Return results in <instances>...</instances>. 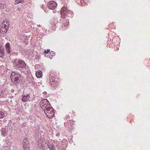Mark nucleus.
Masks as SVG:
<instances>
[{
	"label": "nucleus",
	"instance_id": "f257e3e1",
	"mask_svg": "<svg viewBox=\"0 0 150 150\" xmlns=\"http://www.w3.org/2000/svg\"><path fill=\"white\" fill-rule=\"evenodd\" d=\"M40 105L47 117L52 118L53 117L54 115V112L52 108L50 107V104L47 99H44L41 100Z\"/></svg>",
	"mask_w": 150,
	"mask_h": 150
},
{
	"label": "nucleus",
	"instance_id": "f03ea898",
	"mask_svg": "<svg viewBox=\"0 0 150 150\" xmlns=\"http://www.w3.org/2000/svg\"><path fill=\"white\" fill-rule=\"evenodd\" d=\"M73 13L71 11H68L65 6L63 7L61 9V14L62 18H65L66 17H73Z\"/></svg>",
	"mask_w": 150,
	"mask_h": 150
},
{
	"label": "nucleus",
	"instance_id": "7ed1b4c3",
	"mask_svg": "<svg viewBox=\"0 0 150 150\" xmlns=\"http://www.w3.org/2000/svg\"><path fill=\"white\" fill-rule=\"evenodd\" d=\"M49 81L50 84L53 87L56 86L58 85V79L54 73H50L49 76Z\"/></svg>",
	"mask_w": 150,
	"mask_h": 150
},
{
	"label": "nucleus",
	"instance_id": "20e7f679",
	"mask_svg": "<svg viewBox=\"0 0 150 150\" xmlns=\"http://www.w3.org/2000/svg\"><path fill=\"white\" fill-rule=\"evenodd\" d=\"M21 77V75L17 72H13L11 75V80L13 82H18Z\"/></svg>",
	"mask_w": 150,
	"mask_h": 150
},
{
	"label": "nucleus",
	"instance_id": "39448f33",
	"mask_svg": "<svg viewBox=\"0 0 150 150\" xmlns=\"http://www.w3.org/2000/svg\"><path fill=\"white\" fill-rule=\"evenodd\" d=\"M13 63L16 66L22 68H25L26 66V65L23 61L18 59L15 60L13 62Z\"/></svg>",
	"mask_w": 150,
	"mask_h": 150
},
{
	"label": "nucleus",
	"instance_id": "423d86ee",
	"mask_svg": "<svg viewBox=\"0 0 150 150\" xmlns=\"http://www.w3.org/2000/svg\"><path fill=\"white\" fill-rule=\"evenodd\" d=\"M7 25L5 24V22H3L0 25V33L1 36L5 34L7 31Z\"/></svg>",
	"mask_w": 150,
	"mask_h": 150
},
{
	"label": "nucleus",
	"instance_id": "0eeeda50",
	"mask_svg": "<svg viewBox=\"0 0 150 150\" xmlns=\"http://www.w3.org/2000/svg\"><path fill=\"white\" fill-rule=\"evenodd\" d=\"M57 3L54 1H51L48 4V7L51 9H54L56 7Z\"/></svg>",
	"mask_w": 150,
	"mask_h": 150
},
{
	"label": "nucleus",
	"instance_id": "6e6552de",
	"mask_svg": "<svg viewBox=\"0 0 150 150\" xmlns=\"http://www.w3.org/2000/svg\"><path fill=\"white\" fill-rule=\"evenodd\" d=\"M30 98V96L28 94H27L23 96L22 100L23 102H25L28 101Z\"/></svg>",
	"mask_w": 150,
	"mask_h": 150
},
{
	"label": "nucleus",
	"instance_id": "1a4fd4ad",
	"mask_svg": "<svg viewBox=\"0 0 150 150\" xmlns=\"http://www.w3.org/2000/svg\"><path fill=\"white\" fill-rule=\"evenodd\" d=\"M6 52L8 54L11 53L10 44L9 42L7 43L5 45Z\"/></svg>",
	"mask_w": 150,
	"mask_h": 150
},
{
	"label": "nucleus",
	"instance_id": "9d476101",
	"mask_svg": "<svg viewBox=\"0 0 150 150\" xmlns=\"http://www.w3.org/2000/svg\"><path fill=\"white\" fill-rule=\"evenodd\" d=\"M29 142L28 141V139L25 137L23 140V148H25L26 147H29Z\"/></svg>",
	"mask_w": 150,
	"mask_h": 150
},
{
	"label": "nucleus",
	"instance_id": "9b49d317",
	"mask_svg": "<svg viewBox=\"0 0 150 150\" xmlns=\"http://www.w3.org/2000/svg\"><path fill=\"white\" fill-rule=\"evenodd\" d=\"M47 146L50 150H55V147L53 144H47Z\"/></svg>",
	"mask_w": 150,
	"mask_h": 150
},
{
	"label": "nucleus",
	"instance_id": "f8f14e48",
	"mask_svg": "<svg viewBox=\"0 0 150 150\" xmlns=\"http://www.w3.org/2000/svg\"><path fill=\"white\" fill-rule=\"evenodd\" d=\"M55 55V52H54L52 53V55L51 54L50 52V54H45V57H46L47 58H50L51 59L53 58V56H54Z\"/></svg>",
	"mask_w": 150,
	"mask_h": 150
},
{
	"label": "nucleus",
	"instance_id": "ddd939ff",
	"mask_svg": "<svg viewBox=\"0 0 150 150\" xmlns=\"http://www.w3.org/2000/svg\"><path fill=\"white\" fill-rule=\"evenodd\" d=\"M42 72L38 70L36 73V77L38 78H40L42 76Z\"/></svg>",
	"mask_w": 150,
	"mask_h": 150
},
{
	"label": "nucleus",
	"instance_id": "4468645a",
	"mask_svg": "<svg viewBox=\"0 0 150 150\" xmlns=\"http://www.w3.org/2000/svg\"><path fill=\"white\" fill-rule=\"evenodd\" d=\"M2 134L4 136H5L7 134L8 131L6 129H2L1 130Z\"/></svg>",
	"mask_w": 150,
	"mask_h": 150
},
{
	"label": "nucleus",
	"instance_id": "2eb2a0df",
	"mask_svg": "<svg viewBox=\"0 0 150 150\" xmlns=\"http://www.w3.org/2000/svg\"><path fill=\"white\" fill-rule=\"evenodd\" d=\"M4 50L1 47H0V57H2L4 55Z\"/></svg>",
	"mask_w": 150,
	"mask_h": 150
},
{
	"label": "nucleus",
	"instance_id": "dca6fc26",
	"mask_svg": "<svg viewBox=\"0 0 150 150\" xmlns=\"http://www.w3.org/2000/svg\"><path fill=\"white\" fill-rule=\"evenodd\" d=\"M4 112L2 111H0V119L4 118Z\"/></svg>",
	"mask_w": 150,
	"mask_h": 150
},
{
	"label": "nucleus",
	"instance_id": "f3484780",
	"mask_svg": "<svg viewBox=\"0 0 150 150\" xmlns=\"http://www.w3.org/2000/svg\"><path fill=\"white\" fill-rule=\"evenodd\" d=\"M0 6L2 9H4L6 7V4H5L1 3L0 4Z\"/></svg>",
	"mask_w": 150,
	"mask_h": 150
},
{
	"label": "nucleus",
	"instance_id": "a211bd4d",
	"mask_svg": "<svg viewBox=\"0 0 150 150\" xmlns=\"http://www.w3.org/2000/svg\"><path fill=\"white\" fill-rule=\"evenodd\" d=\"M24 2L23 0H15V4H18L20 3Z\"/></svg>",
	"mask_w": 150,
	"mask_h": 150
},
{
	"label": "nucleus",
	"instance_id": "6ab92c4d",
	"mask_svg": "<svg viewBox=\"0 0 150 150\" xmlns=\"http://www.w3.org/2000/svg\"><path fill=\"white\" fill-rule=\"evenodd\" d=\"M69 23L67 22L65 23H64V25L62 26V27L63 28H64V26H66V27H67L69 25Z\"/></svg>",
	"mask_w": 150,
	"mask_h": 150
},
{
	"label": "nucleus",
	"instance_id": "aec40b11",
	"mask_svg": "<svg viewBox=\"0 0 150 150\" xmlns=\"http://www.w3.org/2000/svg\"><path fill=\"white\" fill-rule=\"evenodd\" d=\"M0 92H1V93L0 94V96L1 97H2L4 96V92L2 90H1Z\"/></svg>",
	"mask_w": 150,
	"mask_h": 150
},
{
	"label": "nucleus",
	"instance_id": "412c9836",
	"mask_svg": "<svg viewBox=\"0 0 150 150\" xmlns=\"http://www.w3.org/2000/svg\"><path fill=\"white\" fill-rule=\"evenodd\" d=\"M50 49H47V50H45L44 51V53H45V54H50Z\"/></svg>",
	"mask_w": 150,
	"mask_h": 150
},
{
	"label": "nucleus",
	"instance_id": "4be33fe9",
	"mask_svg": "<svg viewBox=\"0 0 150 150\" xmlns=\"http://www.w3.org/2000/svg\"><path fill=\"white\" fill-rule=\"evenodd\" d=\"M29 147H26V148H24V150H29Z\"/></svg>",
	"mask_w": 150,
	"mask_h": 150
},
{
	"label": "nucleus",
	"instance_id": "5701e85b",
	"mask_svg": "<svg viewBox=\"0 0 150 150\" xmlns=\"http://www.w3.org/2000/svg\"><path fill=\"white\" fill-rule=\"evenodd\" d=\"M21 10V9L19 8H18L16 10V11H20Z\"/></svg>",
	"mask_w": 150,
	"mask_h": 150
},
{
	"label": "nucleus",
	"instance_id": "b1692460",
	"mask_svg": "<svg viewBox=\"0 0 150 150\" xmlns=\"http://www.w3.org/2000/svg\"><path fill=\"white\" fill-rule=\"evenodd\" d=\"M47 93L45 91H44L43 93V94L45 95L47 94Z\"/></svg>",
	"mask_w": 150,
	"mask_h": 150
},
{
	"label": "nucleus",
	"instance_id": "393cba45",
	"mask_svg": "<svg viewBox=\"0 0 150 150\" xmlns=\"http://www.w3.org/2000/svg\"><path fill=\"white\" fill-rule=\"evenodd\" d=\"M30 4V2H29L28 4Z\"/></svg>",
	"mask_w": 150,
	"mask_h": 150
}]
</instances>
